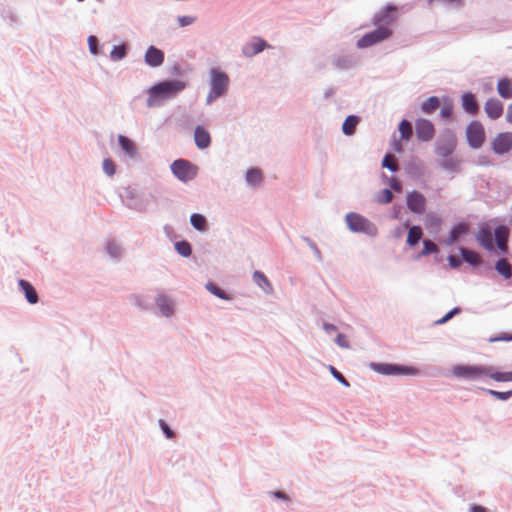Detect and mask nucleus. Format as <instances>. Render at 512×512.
Masks as SVG:
<instances>
[{
    "mask_svg": "<svg viewBox=\"0 0 512 512\" xmlns=\"http://www.w3.org/2000/svg\"><path fill=\"white\" fill-rule=\"evenodd\" d=\"M447 376L461 381H483L490 380L497 383L512 382V370L503 371L501 366L483 363H456L453 364Z\"/></svg>",
    "mask_w": 512,
    "mask_h": 512,
    "instance_id": "1",
    "label": "nucleus"
},
{
    "mask_svg": "<svg viewBox=\"0 0 512 512\" xmlns=\"http://www.w3.org/2000/svg\"><path fill=\"white\" fill-rule=\"evenodd\" d=\"M188 82L178 78H165L152 84L147 90L146 105L149 108L162 106L186 89Z\"/></svg>",
    "mask_w": 512,
    "mask_h": 512,
    "instance_id": "2",
    "label": "nucleus"
},
{
    "mask_svg": "<svg viewBox=\"0 0 512 512\" xmlns=\"http://www.w3.org/2000/svg\"><path fill=\"white\" fill-rule=\"evenodd\" d=\"M368 367L375 373L383 376L417 377L422 375V370L415 364L371 361Z\"/></svg>",
    "mask_w": 512,
    "mask_h": 512,
    "instance_id": "3",
    "label": "nucleus"
},
{
    "mask_svg": "<svg viewBox=\"0 0 512 512\" xmlns=\"http://www.w3.org/2000/svg\"><path fill=\"white\" fill-rule=\"evenodd\" d=\"M457 248L459 251V257L451 253L447 256V262L450 269L459 270L461 265L466 263L474 274H478L479 267L486 269L489 268L490 261L481 259L476 252L461 245H457Z\"/></svg>",
    "mask_w": 512,
    "mask_h": 512,
    "instance_id": "4",
    "label": "nucleus"
},
{
    "mask_svg": "<svg viewBox=\"0 0 512 512\" xmlns=\"http://www.w3.org/2000/svg\"><path fill=\"white\" fill-rule=\"evenodd\" d=\"M344 222L347 229L354 234H364L369 237H376L378 235L377 226L364 215L350 211L345 214Z\"/></svg>",
    "mask_w": 512,
    "mask_h": 512,
    "instance_id": "5",
    "label": "nucleus"
},
{
    "mask_svg": "<svg viewBox=\"0 0 512 512\" xmlns=\"http://www.w3.org/2000/svg\"><path fill=\"white\" fill-rule=\"evenodd\" d=\"M170 171L178 181L186 184L197 177L199 166L189 159L181 157L171 162Z\"/></svg>",
    "mask_w": 512,
    "mask_h": 512,
    "instance_id": "6",
    "label": "nucleus"
},
{
    "mask_svg": "<svg viewBox=\"0 0 512 512\" xmlns=\"http://www.w3.org/2000/svg\"><path fill=\"white\" fill-rule=\"evenodd\" d=\"M119 197L122 204L130 210L144 213L148 209L149 200L144 198L143 194L139 193L133 186L124 187L119 193Z\"/></svg>",
    "mask_w": 512,
    "mask_h": 512,
    "instance_id": "7",
    "label": "nucleus"
},
{
    "mask_svg": "<svg viewBox=\"0 0 512 512\" xmlns=\"http://www.w3.org/2000/svg\"><path fill=\"white\" fill-rule=\"evenodd\" d=\"M394 34L393 28L374 27V29L364 33L357 41V49H366L376 46L389 40Z\"/></svg>",
    "mask_w": 512,
    "mask_h": 512,
    "instance_id": "8",
    "label": "nucleus"
},
{
    "mask_svg": "<svg viewBox=\"0 0 512 512\" xmlns=\"http://www.w3.org/2000/svg\"><path fill=\"white\" fill-rule=\"evenodd\" d=\"M458 138L455 131L449 127H445L439 133L435 145H434V153L437 156H448L449 154H454L457 149Z\"/></svg>",
    "mask_w": 512,
    "mask_h": 512,
    "instance_id": "9",
    "label": "nucleus"
},
{
    "mask_svg": "<svg viewBox=\"0 0 512 512\" xmlns=\"http://www.w3.org/2000/svg\"><path fill=\"white\" fill-rule=\"evenodd\" d=\"M467 145L473 149H480L486 141V132L483 124L476 119L471 120L465 129Z\"/></svg>",
    "mask_w": 512,
    "mask_h": 512,
    "instance_id": "10",
    "label": "nucleus"
},
{
    "mask_svg": "<svg viewBox=\"0 0 512 512\" xmlns=\"http://www.w3.org/2000/svg\"><path fill=\"white\" fill-rule=\"evenodd\" d=\"M398 19L397 5L391 2L386 3L379 11H377L372 19L371 25L374 27L393 28L392 25Z\"/></svg>",
    "mask_w": 512,
    "mask_h": 512,
    "instance_id": "11",
    "label": "nucleus"
},
{
    "mask_svg": "<svg viewBox=\"0 0 512 512\" xmlns=\"http://www.w3.org/2000/svg\"><path fill=\"white\" fill-rule=\"evenodd\" d=\"M494 270L497 272V274L503 280L507 281L508 285L512 284V282H511L512 267H511L510 263L507 261V259L504 257H499V258L494 259V264H492L490 262V266L487 269L483 268V267H479L477 275L487 276V277L491 278V276L489 274ZM493 276L494 275H492V277Z\"/></svg>",
    "mask_w": 512,
    "mask_h": 512,
    "instance_id": "12",
    "label": "nucleus"
},
{
    "mask_svg": "<svg viewBox=\"0 0 512 512\" xmlns=\"http://www.w3.org/2000/svg\"><path fill=\"white\" fill-rule=\"evenodd\" d=\"M230 86L228 74L220 67L213 66L209 69V88L222 95H226Z\"/></svg>",
    "mask_w": 512,
    "mask_h": 512,
    "instance_id": "13",
    "label": "nucleus"
},
{
    "mask_svg": "<svg viewBox=\"0 0 512 512\" xmlns=\"http://www.w3.org/2000/svg\"><path fill=\"white\" fill-rule=\"evenodd\" d=\"M469 235V221L465 218L453 223L445 237L439 240L440 243L446 246H453L457 243L458 239H464Z\"/></svg>",
    "mask_w": 512,
    "mask_h": 512,
    "instance_id": "14",
    "label": "nucleus"
},
{
    "mask_svg": "<svg viewBox=\"0 0 512 512\" xmlns=\"http://www.w3.org/2000/svg\"><path fill=\"white\" fill-rule=\"evenodd\" d=\"M407 209L410 213L415 215H422L427 208V200L423 193L418 190L407 191L405 196Z\"/></svg>",
    "mask_w": 512,
    "mask_h": 512,
    "instance_id": "15",
    "label": "nucleus"
},
{
    "mask_svg": "<svg viewBox=\"0 0 512 512\" xmlns=\"http://www.w3.org/2000/svg\"><path fill=\"white\" fill-rule=\"evenodd\" d=\"M491 151L500 157L512 151V132L505 131L498 133L490 143Z\"/></svg>",
    "mask_w": 512,
    "mask_h": 512,
    "instance_id": "16",
    "label": "nucleus"
},
{
    "mask_svg": "<svg viewBox=\"0 0 512 512\" xmlns=\"http://www.w3.org/2000/svg\"><path fill=\"white\" fill-rule=\"evenodd\" d=\"M494 239V227L492 228L488 223L481 222L478 225V231L475 234V241L477 244L487 251V253H491L493 251L492 241Z\"/></svg>",
    "mask_w": 512,
    "mask_h": 512,
    "instance_id": "17",
    "label": "nucleus"
},
{
    "mask_svg": "<svg viewBox=\"0 0 512 512\" xmlns=\"http://www.w3.org/2000/svg\"><path fill=\"white\" fill-rule=\"evenodd\" d=\"M270 48H272V46L266 39L261 36H253L242 46L241 52L244 57L252 58L263 52L265 49Z\"/></svg>",
    "mask_w": 512,
    "mask_h": 512,
    "instance_id": "18",
    "label": "nucleus"
},
{
    "mask_svg": "<svg viewBox=\"0 0 512 512\" xmlns=\"http://www.w3.org/2000/svg\"><path fill=\"white\" fill-rule=\"evenodd\" d=\"M415 132L417 140L424 143L433 139L436 130L431 120L419 117L415 121Z\"/></svg>",
    "mask_w": 512,
    "mask_h": 512,
    "instance_id": "19",
    "label": "nucleus"
},
{
    "mask_svg": "<svg viewBox=\"0 0 512 512\" xmlns=\"http://www.w3.org/2000/svg\"><path fill=\"white\" fill-rule=\"evenodd\" d=\"M117 144L120 151L123 153L125 157L132 159L134 161H139L141 159L139 149L134 140L131 139L130 137L124 134H119L117 136Z\"/></svg>",
    "mask_w": 512,
    "mask_h": 512,
    "instance_id": "20",
    "label": "nucleus"
},
{
    "mask_svg": "<svg viewBox=\"0 0 512 512\" xmlns=\"http://www.w3.org/2000/svg\"><path fill=\"white\" fill-rule=\"evenodd\" d=\"M404 171L411 179L418 181L424 177L426 167L424 162L417 155L413 154L404 166Z\"/></svg>",
    "mask_w": 512,
    "mask_h": 512,
    "instance_id": "21",
    "label": "nucleus"
},
{
    "mask_svg": "<svg viewBox=\"0 0 512 512\" xmlns=\"http://www.w3.org/2000/svg\"><path fill=\"white\" fill-rule=\"evenodd\" d=\"M454 100L453 98L448 95L444 94L441 96V104H440V112L438 114L439 119L445 123L450 124L455 121V114H454Z\"/></svg>",
    "mask_w": 512,
    "mask_h": 512,
    "instance_id": "22",
    "label": "nucleus"
},
{
    "mask_svg": "<svg viewBox=\"0 0 512 512\" xmlns=\"http://www.w3.org/2000/svg\"><path fill=\"white\" fill-rule=\"evenodd\" d=\"M165 61V53L162 49L149 45L144 53V63L150 68H158Z\"/></svg>",
    "mask_w": 512,
    "mask_h": 512,
    "instance_id": "23",
    "label": "nucleus"
},
{
    "mask_svg": "<svg viewBox=\"0 0 512 512\" xmlns=\"http://www.w3.org/2000/svg\"><path fill=\"white\" fill-rule=\"evenodd\" d=\"M460 105L463 111L470 115L475 116L480 110V105L476 95L470 91H463L460 96Z\"/></svg>",
    "mask_w": 512,
    "mask_h": 512,
    "instance_id": "24",
    "label": "nucleus"
},
{
    "mask_svg": "<svg viewBox=\"0 0 512 512\" xmlns=\"http://www.w3.org/2000/svg\"><path fill=\"white\" fill-rule=\"evenodd\" d=\"M154 304L158 307L163 317L170 318L175 313V302L165 293H159L154 300Z\"/></svg>",
    "mask_w": 512,
    "mask_h": 512,
    "instance_id": "25",
    "label": "nucleus"
},
{
    "mask_svg": "<svg viewBox=\"0 0 512 512\" xmlns=\"http://www.w3.org/2000/svg\"><path fill=\"white\" fill-rule=\"evenodd\" d=\"M194 143L197 149L206 150L212 144V137L209 130L202 124H197L194 128Z\"/></svg>",
    "mask_w": 512,
    "mask_h": 512,
    "instance_id": "26",
    "label": "nucleus"
},
{
    "mask_svg": "<svg viewBox=\"0 0 512 512\" xmlns=\"http://www.w3.org/2000/svg\"><path fill=\"white\" fill-rule=\"evenodd\" d=\"M17 287L19 292L22 293L26 302L30 305L37 304L39 301V295L33 284L23 278L18 279Z\"/></svg>",
    "mask_w": 512,
    "mask_h": 512,
    "instance_id": "27",
    "label": "nucleus"
},
{
    "mask_svg": "<svg viewBox=\"0 0 512 512\" xmlns=\"http://www.w3.org/2000/svg\"><path fill=\"white\" fill-rule=\"evenodd\" d=\"M484 111L491 120L499 119L504 111V104L496 97H490L484 104Z\"/></svg>",
    "mask_w": 512,
    "mask_h": 512,
    "instance_id": "28",
    "label": "nucleus"
},
{
    "mask_svg": "<svg viewBox=\"0 0 512 512\" xmlns=\"http://www.w3.org/2000/svg\"><path fill=\"white\" fill-rule=\"evenodd\" d=\"M442 159L438 161V165L444 171H448L450 173H459L462 170L461 167V159L454 154H449L448 156H440Z\"/></svg>",
    "mask_w": 512,
    "mask_h": 512,
    "instance_id": "29",
    "label": "nucleus"
},
{
    "mask_svg": "<svg viewBox=\"0 0 512 512\" xmlns=\"http://www.w3.org/2000/svg\"><path fill=\"white\" fill-rule=\"evenodd\" d=\"M422 235L423 231L419 224L410 225L407 231L406 247L412 250L418 248L420 242L423 240Z\"/></svg>",
    "mask_w": 512,
    "mask_h": 512,
    "instance_id": "30",
    "label": "nucleus"
},
{
    "mask_svg": "<svg viewBox=\"0 0 512 512\" xmlns=\"http://www.w3.org/2000/svg\"><path fill=\"white\" fill-rule=\"evenodd\" d=\"M205 289L211 293L213 296L224 300V301H232L234 299V294L228 289L221 287L218 283L208 280L205 284Z\"/></svg>",
    "mask_w": 512,
    "mask_h": 512,
    "instance_id": "31",
    "label": "nucleus"
},
{
    "mask_svg": "<svg viewBox=\"0 0 512 512\" xmlns=\"http://www.w3.org/2000/svg\"><path fill=\"white\" fill-rule=\"evenodd\" d=\"M443 219L435 212H428L425 215L424 226L428 232L434 236L438 235L441 231Z\"/></svg>",
    "mask_w": 512,
    "mask_h": 512,
    "instance_id": "32",
    "label": "nucleus"
},
{
    "mask_svg": "<svg viewBox=\"0 0 512 512\" xmlns=\"http://www.w3.org/2000/svg\"><path fill=\"white\" fill-rule=\"evenodd\" d=\"M494 239L492 245L504 246L507 245L508 241V228L502 222L494 219Z\"/></svg>",
    "mask_w": 512,
    "mask_h": 512,
    "instance_id": "33",
    "label": "nucleus"
},
{
    "mask_svg": "<svg viewBox=\"0 0 512 512\" xmlns=\"http://www.w3.org/2000/svg\"><path fill=\"white\" fill-rule=\"evenodd\" d=\"M362 118L358 114H349L345 117L341 125V131L345 136H353L356 133L357 126Z\"/></svg>",
    "mask_w": 512,
    "mask_h": 512,
    "instance_id": "34",
    "label": "nucleus"
},
{
    "mask_svg": "<svg viewBox=\"0 0 512 512\" xmlns=\"http://www.w3.org/2000/svg\"><path fill=\"white\" fill-rule=\"evenodd\" d=\"M496 89L502 99L508 100L512 98V80L508 76L498 78Z\"/></svg>",
    "mask_w": 512,
    "mask_h": 512,
    "instance_id": "35",
    "label": "nucleus"
},
{
    "mask_svg": "<svg viewBox=\"0 0 512 512\" xmlns=\"http://www.w3.org/2000/svg\"><path fill=\"white\" fill-rule=\"evenodd\" d=\"M358 62V59L353 55H334L332 64L334 67L342 70L353 68Z\"/></svg>",
    "mask_w": 512,
    "mask_h": 512,
    "instance_id": "36",
    "label": "nucleus"
},
{
    "mask_svg": "<svg viewBox=\"0 0 512 512\" xmlns=\"http://www.w3.org/2000/svg\"><path fill=\"white\" fill-rule=\"evenodd\" d=\"M440 104L441 97L436 95L429 96L420 104V111L425 115H432L439 109Z\"/></svg>",
    "mask_w": 512,
    "mask_h": 512,
    "instance_id": "37",
    "label": "nucleus"
},
{
    "mask_svg": "<svg viewBox=\"0 0 512 512\" xmlns=\"http://www.w3.org/2000/svg\"><path fill=\"white\" fill-rule=\"evenodd\" d=\"M254 283L261 288L266 294L273 292V285L269 278L261 270H255L252 274Z\"/></svg>",
    "mask_w": 512,
    "mask_h": 512,
    "instance_id": "38",
    "label": "nucleus"
},
{
    "mask_svg": "<svg viewBox=\"0 0 512 512\" xmlns=\"http://www.w3.org/2000/svg\"><path fill=\"white\" fill-rule=\"evenodd\" d=\"M476 391L482 392L486 395L491 396L493 399L506 402L512 398V389L507 391H498L491 388H486L482 386H476Z\"/></svg>",
    "mask_w": 512,
    "mask_h": 512,
    "instance_id": "39",
    "label": "nucleus"
},
{
    "mask_svg": "<svg viewBox=\"0 0 512 512\" xmlns=\"http://www.w3.org/2000/svg\"><path fill=\"white\" fill-rule=\"evenodd\" d=\"M174 250L175 252L186 259H190L193 256V246L192 244L185 238L178 239L174 241Z\"/></svg>",
    "mask_w": 512,
    "mask_h": 512,
    "instance_id": "40",
    "label": "nucleus"
},
{
    "mask_svg": "<svg viewBox=\"0 0 512 512\" xmlns=\"http://www.w3.org/2000/svg\"><path fill=\"white\" fill-rule=\"evenodd\" d=\"M129 50L130 48L128 44L120 42L112 46L109 57L113 62L121 61L127 57Z\"/></svg>",
    "mask_w": 512,
    "mask_h": 512,
    "instance_id": "41",
    "label": "nucleus"
},
{
    "mask_svg": "<svg viewBox=\"0 0 512 512\" xmlns=\"http://www.w3.org/2000/svg\"><path fill=\"white\" fill-rule=\"evenodd\" d=\"M190 225L196 231L204 233L208 229V220L205 215L194 212L190 215Z\"/></svg>",
    "mask_w": 512,
    "mask_h": 512,
    "instance_id": "42",
    "label": "nucleus"
},
{
    "mask_svg": "<svg viewBox=\"0 0 512 512\" xmlns=\"http://www.w3.org/2000/svg\"><path fill=\"white\" fill-rule=\"evenodd\" d=\"M263 178L262 171L257 167H249L245 171V181L252 187L259 186Z\"/></svg>",
    "mask_w": 512,
    "mask_h": 512,
    "instance_id": "43",
    "label": "nucleus"
},
{
    "mask_svg": "<svg viewBox=\"0 0 512 512\" xmlns=\"http://www.w3.org/2000/svg\"><path fill=\"white\" fill-rule=\"evenodd\" d=\"M422 244H423L422 249L414 256V258L416 260H418L422 257L429 256V255H434V256L438 255V248H437L436 244L431 239H428V238L423 239Z\"/></svg>",
    "mask_w": 512,
    "mask_h": 512,
    "instance_id": "44",
    "label": "nucleus"
},
{
    "mask_svg": "<svg viewBox=\"0 0 512 512\" xmlns=\"http://www.w3.org/2000/svg\"><path fill=\"white\" fill-rule=\"evenodd\" d=\"M88 50L94 56L104 55L103 44L100 43L95 35H89L87 38Z\"/></svg>",
    "mask_w": 512,
    "mask_h": 512,
    "instance_id": "45",
    "label": "nucleus"
},
{
    "mask_svg": "<svg viewBox=\"0 0 512 512\" xmlns=\"http://www.w3.org/2000/svg\"><path fill=\"white\" fill-rule=\"evenodd\" d=\"M133 304L143 311H151L154 309V302L150 300L149 297H144L140 295H132Z\"/></svg>",
    "mask_w": 512,
    "mask_h": 512,
    "instance_id": "46",
    "label": "nucleus"
},
{
    "mask_svg": "<svg viewBox=\"0 0 512 512\" xmlns=\"http://www.w3.org/2000/svg\"><path fill=\"white\" fill-rule=\"evenodd\" d=\"M397 130L400 134V137L405 142H408L410 140V137L412 135V124L406 119L403 118L397 126Z\"/></svg>",
    "mask_w": 512,
    "mask_h": 512,
    "instance_id": "47",
    "label": "nucleus"
},
{
    "mask_svg": "<svg viewBox=\"0 0 512 512\" xmlns=\"http://www.w3.org/2000/svg\"><path fill=\"white\" fill-rule=\"evenodd\" d=\"M106 253L115 259H119L122 254V247L115 240H108L105 244Z\"/></svg>",
    "mask_w": 512,
    "mask_h": 512,
    "instance_id": "48",
    "label": "nucleus"
},
{
    "mask_svg": "<svg viewBox=\"0 0 512 512\" xmlns=\"http://www.w3.org/2000/svg\"><path fill=\"white\" fill-rule=\"evenodd\" d=\"M392 199L393 194L391 193V189H387L386 187L379 190L374 197V201L380 205H387L391 203Z\"/></svg>",
    "mask_w": 512,
    "mask_h": 512,
    "instance_id": "49",
    "label": "nucleus"
},
{
    "mask_svg": "<svg viewBox=\"0 0 512 512\" xmlns=\"http://www.w3.org/2000/svg\"><path fill=\"white\" fill-rule=\"evenodd\" d=\"M462 312V308L460 306H455L451 308L449 311H447L442 317L435 320L433 322L434 326L443 325L447 322H449L454 316L460 314Z\"/></svg>",
    "mask_w": 512,
    "mask_h": 512,
    "instance_id": "50",
    "label": "nucleus"
},
{
    "mask_svg": "<svg viewBox=\"0 0 512 512\" xmlns=\"http://www.w3.org/2000/svg\"><path fill=\"white\" fill-rule=\"evenodd\" d=\"M267 495L272 500L284 502L286 505L292 504V498L284 490H271Z\"/></svg>",
    "mask_w": 512,
    "mask_h": 512,
    "instance_id": "51",
    "label": "nucleus"
},
{
    "mask_svg": "<svg viewBox=\"0 0 512 512\" xmlns=\"http://www.w3.org/2000/svg\"><path fill=\"white\" fill-rule=\"evenodd\" d=\"M102 170L108 177H113L117 171V164L111 157H106L102 161Z\"/></svg>",
    "mask_w": 512,
    "mask_h": 512,
    "instance_id": "52",
    "label": "nucleus"
},
{
    "mask_svg": "<svg viewBox=\"0 0 512 512\" xmlns=\"http://www.w3.org/2000/svg\"><path fill=\"white\" fill-rule=\"evenodd\" d=\"M328 370L332 377L342 386L346 388H349L351 386L350 382L346 379V377L334 365L329 364Z\"/></svg>",
    "mask_w": 512,
    "mask_h": 512,
    "instance_id": "53",
    "label": "nucleus"
},
{
    "mask_svg": "<svg viewBox=\"0 0 512 512\" xmlns=\"http://www.w3.org/2000/svg\"><path fill=\"white\" fill-rule=\"evenodd\" d=\"M489 343L495 342H512V331H502L496 334H493L487 338Z\"/></svg>",
    "mask_w": 512,
    "mask_h": 512,
    "instance_id": "54",
    "label": "nucleus"
},
{
    "mask_svg": "<svg viewBox=\"0 0 512 512\" xmlns=\"http://www.w3.org/2000/svg\"><path fill=\"white\" fill-rule=\"evenodd\" d=\"M158 426L166 439L171 440L174 438L175 431L171 428L170 424L165 419H159Z\"/></svg>",
    "mask_w": 512,
    "mask_h": 512,
    "instance_id": "55",
    "label": "nucleus"
},
{
    "mask_svg": "<svg viewBox=\"0 0 512 512\" xmlns=\"http://www.w3.org/2000/svg\"><path fill=\"white\" fill-rule=\"evenodd\" d=\"M403 142L401 138H397L396 133L394 132L389 141V152H403Z\"/></svg>",
    "mask_w": 512,
    "mask_h": 512,
    "instance_id": "56",
    "label": "nucleus"
},
{
    "mask_svg": "<svg viewBox=\"0 0 512 512\" xmlns=\"http://www.w3.org/2000/svg\"><path fill=\"white\" fill-rule=\"evenodd\" d=\"M302 239L304 242H306V244L313 251L316 259L318 261H322V253H321V250L319 249L318 245L316 244V242L308 236H302Z\"/></svg>",
    "mask_w": 512,
    "mask_h": 512,
    "instance_id": "57",
    "label": "nucleus"
},
{
    "mask_svg": "<svg viewBox=\"0 0 512 512\" xmlns=\"http://www.w3.org/2000/svg\"><path fill=\"white\" fill-rule=\"evenodd\" d=\"M333 341L340 348L349 349L351 347L350 341L345 333L338 332Z\"/></svg>",
    "mask_w": 512,
    "mask_h": 512,
    "instance_id": "58",
    "label": "nucleus"
},
{
    "mask_svg": "<svg viewBox=\"0 0 512 512\" xmlns=\"http://www.w3.org/2000/svg\"><path fill=\"white\" fill-rule=\"evenodd\" d=\"M429 4L439 3L445 7L458 8L464 5V0H427Z\"/></svg>",
    "mask_w": 512,
    "mask_h": 512,
    "instance_id": "59",
    "label": "nucleus"
},
{
    "mask_svg": "<svg viewBox=\"0 0 512 512\" xmlns=\"http://www.w3.org/2000/svg\"><path fill=\"white\" fill-rule=\"evenodd\" d=\"M381 167L388 169L391 173H396L397 172V166H396L395 163H393V161L391 160V158H390L388 153H386L383 156V158L381 160Z\"/></svg>",
    "mask_w": 512,
    "mask_h": 512,
    "instance_id": "60",
    "label": "nucleus"
},
{
    "mask_svg": "<svg viewBox=\"0 0 512 512\" xmlns=\"http://www.w3.org/2000/svg\"><path fill=\"white\" fill-rule=\"evenodd\" d=\"M197 20V17L191 15H179L177 16V23L179 27H187L193 24Z\"/></svg>",
    "mask_w": 512,
    "mask_h": 512,
    "instance_id": "61",
    "label": "nucleus"
},
{
    "mask_svg": "<svg viewBox=\"0 0 512 512\" xmlns=\"http://www.w3.org/2000/svg\"><path fill=\"white\" fill-rule=\"evenodd\" d=\"M411 225L410 219L407 218L402 225L396 226L392 232L394 238H401L407 228Z\"/></svg>",
    "mask_w": 512,
    "mask_h": 512,
    "instance_id": "62",
    "label": "nucleus"
},
{
    "mask_svg": "<svg viewBox=\"0 0 512 512\" xmlns=\"http://www.w3.org/2000/svg\"><path fill=\"white\" fill-rule=\"evenodd\" d=\"M492 246H493V251L491 253H488L490 256H496V258H499V257L506 258L507 255L509 254L507 245H504L503 247L497 246V245H492Z\"/></svg>",
    "mask_w": 512,
    "mask_h": 512,
    "instance_id": "63",
    "label": "nucleus"
},
{
    "mask_svg": "<svg viewBox=\"0 0 512 512\" xmlns=\"http://www.w3.org/2000/svg\"><path fill=\"white\" fill-rule=\"evenodd\" d=\"M163 231L166 237L174 244V241H177L180 238V235L176 233L174 228L170 224H165L163 227Z\"/></svg>",
    "mask_w": 512,
    "mask_h": 512,
    "instance_id": "64",
    "label": "nucleus"
}]
</instances>
